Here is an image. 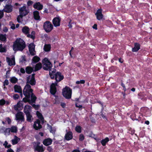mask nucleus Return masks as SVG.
Here are the masks:
<instances>
[{
  "instance_id": "8fccbe9b",
  "label": "nucleus",
  "mask_w": 152,
  "mask_h": 152,
  "mask_svg": "<svg viewBox=\"0 0 152 152\" xmlns=\"http://www.w3.org/2000/svg\"><path fill=\"white\" fill-rule=\"evenodd\" d=\"M9 84V82L8 80H6L4 81V88H5V85H7Z\"/></svg>"
},
{
  "instance_id": "dca6fc26",
  "label": "nucleus",
  "mask_w": 152,
  "mask_h": 152,
  "mask_svg": "<svg viewBox=\"0 0 152 152\" xmlns=\"http://www.w3.org/2000/svg\"><path fill=\"white\" fill-rule=\"evenodd\" d=\"M12 7L11 5H7L5 6L4 9V10L5 12H10L12 11Z\"/></svg>"
},
{
  "instance_id": "a878e982",
  "label": "nucleus",
  "mask_w": 152,
  "mask_h": 152,
  "mask_svg": "<svg viewBox=\"0 0 152 152\" xmlns=\"http://www.w3.org/2000/svg\"><path fill=\"white\" fill-rule=\"evenodd\" d=\"M42 67V65L41 63H39L36 64L35 68V71H37L39 70Z\"/></svg>"
},
{
  "instance_id": "a211bd4d",
  "label": "nucleus",
  "mask_w": 152,
  "mask_h": 152,
  "mask_svg": "<svg viewBox=\"0 0 152 152\" xmlns=\"http://www.w3.org/2000/svg\"><path fill=\"white\" fill-rule=\"evenodd\" d=\"M34 7L37 10H41L42 9L43 6L39 2H37L34 5Z\"/></svg>"
},
{
  "instance_id": "9b49d317",
  "label": "nucleus",
  "mask_w": 152,
  "mask_h": 152,
  "mask_svg": "<svg viewBox=\"0 0 152 152\" xmlns=\"http://www.w3.org/2000/svg\"><path fill=\"white\" fill-rule=\"evenodd\" d=\"M7 61L8 63V65L10 66L14 65H15V58L14 57L12 58H10L9 57L6 58Z\"/></svg>"
},
{
  "instance_id": "9d476101",
  "label": "nucleus",
  "mask_w": 152,
  "mask_h": 152,
  "mask_svg": "<svg viewBox=\"0 0 152 152\" xmlns=\"http://www.w3.org/2000/svg\"><path fill=\"white\" fill-rule=\"evenodd\" d=\"M63 76L61 75L60 72H58L55 75V79L57 82H59L63 80Z\"/></svg>"
},
{
  "instance_id": "0e129e2a",
  "label": "nucleus",
  "mask_w": 152,
  "mask_h": 152,
  "mask_svg": "<svg viewBox=\"0 0 152 152\" xmlns=\"http://www.w3.org/2000/svg\"><path fill=\"white\" fill-rule=\"evenodd\" d=\"M121 85L122 87L124 88V91H126V88H125V87L123 83H121Z\"/></svg>"
},
{
  "instance_id": "b1692460",
  "label": "nucleus",
  "mask_w": 152,
  "mask_h": 152,
  "mask_svg": "<svg viewBox=\"0 0 152 152\" xmlns=\"http://www.w3.org/2000/svg\"><path fill=\"white\" fill-rule=\"evenodd\" d=\"M20 139L16 136H15L14 139L12 140V143L13 145H15L18 143L20 141Z\"/></svg>"
},
{
  "instance_id": "f704fd0d",
  "label": "nucleus",
  "mask_w": 152,
  "mask_h": 152,
  "mask_svg": "<svg viewBox=\"0 0 152 152\" xmlns=\"http://www.w3.org/2000/svg\"><path fill=\"white\" fill-rule=\"evenodd\" d=\"M10 80L12 83H15L18 81V79L15 77H11Z\"/></svg>"
},
{
  "instance_id": "aec40b11",
  "label": "nucleus",
  "mask_w": 152,
  "mask_h": 152,
  "mask_svg": "<svg viewBox=\"0 0 152 152\" xmlns=\"http://www.w3.org/2000/svg\"><path fill=\"white\" fill-rule=\"evenodd\" d=\"M65 138L67 140H69L72 138V134L71 132H67L65 134Z\"/></svg>"
},
{
  "instance_id": "39448f33",
  "label": "nucleus",
  "mask_w": 152,
  "mask_h": 152,
  "mask_svg": "<svg viewBox=\"0 0 152 152\" xmlns=\"http://www.w3.org/2000/svg\"><path fill=\"white\" fill-rule=\"evenodd\" d=\"M42 68L45 70H50L52 66L51 62L47 58H45L42 61Z\"/></svg>"
},
{
  "instance_id": "5701e85b",
  "label": "nucleus",
  "mask_w": 152,
  "mask_h": 152,
  "mask_svg": "<svg viewBox=\"0 0 152 152\" xmlns=\"http://www.w3.org/2000/svg\"><path fill=\"white\" fill-rule=\"evenodd\" d=\"M140 48V46L139 44L137 43H134V48H132V51L133 52H137Z\"/></svg>"
},
{
  "instance_id": "4c0bfd02",
  "label": "nucleus",
  "mask_w": 152,
  "mask_h": 152,
  "mask_svg": "<svg viewBox=\"0 0 152 152\" xmlns=\"http://www.w3.org/2000/svg\"><path fill=\"white\" fill-rule=\"evenodd\" d=\"M22 103V101H20L17 104L19 108H20L21 107L22 108L23 107V104Z\"/></svg>"
},
{
  "instance_id": "e433bc0d",
  "label": "nucleus",
  "mask_w": 152,
  "mask_h": 152,
  "mask_svg": "<svg viewBox=\"0 0 152 152\" xmlns=\"http://www.w3.org/2000/svg\"><path fill=\"white\" fill-rule=\"evenodd\" d=\"M10 128H5V130L4 132L5 134L9 135L10 134Z\"/></svg>"
},
{
  "instance_id": "3c124183",
  "label": "nucleus",
  "mask_w": 152,
  "mask_h": 152,
  "mask_svg": "<svg viewBox=\"0 0 152 152\" xmlns=\"http://www.w3.org/2000/svg\"><path fill=\"white\" fill-rule=\"evenodd\" d=\"M17 104L14 105V107L15 110H20Z\"/></svg>"
},
{
  "instance_id": "603ef678",
  "label": "nucleus",
  "mask_w": 152,
  "mask_h": 152,
  "mask_svg": "<svg viewBox=\"0 0 152 152\" xmlns=\"http://www.w3.org/2000/svg\"><path fill=\"white\" fill-rule=\"evenodd\" d=\"M6 120L8 124H10L11 122L10 119L9 118H6Z\"/></svg>"
},
{
  "instance_id": "4d7b16f0",
  "label": "nucleus",
  "mask_w": 152,
  "mask_h": 152,
  "mask_svg": "<svg viewBox=\"0 0 152 152\" xmlns=\"http://www.w3.org/2000/svg\"><path fill=\"white\" fill-rule=\"evenodd\" d=\"M3 13L2 11H0V19L3 17Z\"/></svg>"
},
{
  "instance_id": "6e6d98bb",
  "label": "nucleus",
  "mask_w": 152,
  "mask_h": 152,
  "mask_svg": "<svg viewBox=\"0 0 152 152\" xmlns=\"http://www.w3.org/2000/svg\"><path fill=\"white\" fill-rule=\"evenodd\" d=\"M8 30L7 28L6 27H4V28L3 31L5 32H7Z\"/></svg>"
},
{
  "instance_id": "c756f323",
  "label": "nucleus",
  "mask_w": 152,
  "mask_h": 152,
  "mask_svg": "<svg viewBox=\"0 0 152 152\" xmlns=\"http://www.w3.org/2000/svg\"><path fill=\"white\" fill-rule=\"evenodd\" d=\"M40 59V58L37 56H34L32 59V62L33 63H36L39 61Z\"/></svg>"
},
{
  "instance_id": "ddd939ff",
  "label": "nucleus",
  "mask_w": 152,
  "mask_h": 152,
  "mask_svg": "<svg viewBox=\"0 0 152 152\" xmlns=\"http://www.w3.org/2000/svg\"><path fill=\"white\" fill-rule=\"evenodd\" d=\"M60 20L58 18H54L53 20V24L55 27L59 26L60 25Z\"/></svg>"
},
{
  "instance_id": "37998d69",
  "label": "nucleus",
  "mask_w": 152,
  "mask_h": 152,
  "mask_svg": "<svg viewBox=\"0 0 152 152\" xmlns=\"http://www.w3.org/2000/svg\"><path fill=\"white\" fill-rule=\"evenodd\" d=\"M33 102H32L31 103V105L33 107H34L35 109H36V110L38 109L39 108V105H36L35 104H33Z\"/></svg>"
},
{
  "instance_id": "052dcab7",
  "label": "nucleus",
  "mask_w": 152,
  "mask_h": 152,
  "mask_svg": "<svg viewBox=\"0 0 152 152\" xmlns=\"http://www.w3.org/2000/svg\"><path fill=\"white\" fill-rule=\"evenodd\" d=\"M97 25L96 24H95L94 25V26H93V28L95 29H97Z\"/></svg>"
},
{
  "instance_id": "338daca9",
  "label": "nucleus",
  "mask_w": 152,
  "mask_h": 152,
  "mask_svg": "<svg viewBox=\"0 0 152 152\" xmlns=\"http://www.w3.org/2000/svg\"><path fill=\"white\" fill-rule=\"evenodd\" d=\"M76 106L77 107H79V108H81L82 107V105H77V104H76Z\"/></svg>"
},
{
  "instance_id": "7ed1b4c3",
  "label": "nucleus",
  "mask_w": 152,
  "mask_h": 152,
  "mask_svg": "<svg viewBox=\"0 0 152 152\" xmlns=\"http://www.w3.org/2000/svg\"><path fill=\"white\" fill-rule=\"evenodd\" d=\"M19 12L20 15L17 18V20L18 22L20 23L23 17L26 15L28 12L26 10V7L23 6L19 9Z\"/></svg>"
},
{
  "instance_id": "4468645a",
  "label": "nucleus",
  "mask_w": 152,
  "mask_h": 152,
  "mask_svg": "<svg viewBox=\"0 0 152 152\" xmlns=\"http://www.w3.org/2000/svg\"><path fill=\"white\" fill-rule=\"evenodd\" d=\"M56 84L52 83L50 86V92L52 94H54L56 92Z\"/></svg>"
},
{
  "instance_id": "2f4dec72",
  "label": "nucleus",
  "mask_w": 152,
  "mask_h": 152,
  "mask_svg": "<svg viewBox=\"0 0 152 152\" xmlns=\"http://www.w3.org/2000/svg\"><path fill=\"white\" fill-rule=\"evenodd\" d=\"M27 117V120L29 122H31L33 120V118L32 116L30 113L26 114Z\"/></svg>"
},
{
  "instance_id": "09e8293b",
  "label": "nucleus",
  "mask_w": 152,
  "mask_h": 152,
  "mask_svg": "<svg viewBox=\"0 0 152 152\" xmlns=\"http://www.w3.org/2000/svg\"><path fill=\"white\" fill-rule=\"evenodd\" d=\"M84 139V137L83 135L82 134H80L79 137V140H83Z\"/></svg>"
},
{
  "instance_id": "13d9d810",
  "label": "nucleus",
  "mask_w": 152,
  "mask_h": 152,
  "mask_svg": "<svg viewBox=\"0 0 152 152\" xmlns=\"http://www.w3.org/2000/svg\"><path fill=\"white\" fill-rule=\"evenodd\" d=\"M8 144V142L6 141H5L4 144H3V145L4 146L5 148H7Z\"/></svg>"
},
{
  "instance_id": "423d86ee",
  "label": "nucleus",
  "mask_w": 152,
  "mask_h": 152,
  "mask_svg": "<svg viewBox=\"0 0 152 152\" xmlns=\"http://www.w3.org/2000/svg\"><path fill=\"white\" fill-rule=\"evenodd\" d=\"M43 28L45 31L48 33L50 32L52 30L53 28V26L50 22L48 21L44 23Z\"/></svg>"
},
{
  "instance_id": "f3484780",
  "label": "nucleus",
  "mask_w": 152,
  "mask_h": 152,
  "mask_svg": "<svg viewBox=\"0 0 152 152\" xmlns=\"http://www.w3.org/2000/svg\"><path fill=\"white\" fill-rule=\"evenodd\" d=\"M31 107L28 105H26L25 106L24 112L26 114L30 113L31 110Z\"/></svg>"
},
{
  "instance_id": "de8ad7c7",
  "label": "nucleus",
  "mask_w": 152,
  "mask_h": 152,
  "mask_svg": "<svg viewBox=\"0 0 152 152\" xmlns=\"http://www.w3.org/2000/svg\"><path fill=\"white\" fill-rule=\"evenodd\" d=\"M85 83V81L84 80H81L80 81H77L76 82V83L79 84L80 83L84 84Z\"/></svg>"
},
{
  "instance_id": "412c9836",
  "label": "nucleus",
  "mask_w": 152,
  "mask_h": 152,
  "mask_svg": "<svg viewBox=\"0 0 152 152\" xmlns=\"http://www.w3.org/2000/svg\"><path fill=\"white\" fill-rule=\"evenodd\" d=\"M14 88L15 92L22 93L21 88L20 86L16 85L14 86Z\"/></svg>"
},
{
  "instance_id": "49530a36",
  "label": "nucleus",
  "mask_w": 152,
  "mask_h": 152,
  "mask_svg": "<svg viewBox=\"0 0 152 152\" xmlns=\"http://www.w3.org/2000/svg\"><path fill=\"white\" fill-rule=\"evenodd\" d=\"M2 45L1 44L0 45V52H5V49L4 48H2Z\"/></svg>"
},
{
  "instance_id": "20e7f679",
  "label": "nucleus",
  "mask_w": 152,
  "mask_h": 152,
  "mask_svg": "<svg viewBox=\"0 0 152 152\" xmlns=\"http://www.w3.org/2000/svg\"><path fill=\"white\" fill-rule=\"evenodd\" d=\"M63 96L66 99H70L71 97L72 90L69 87H65L62 90Z\"/></svg>"
},
{
  "instance_id": "680f3d73",
  "label": "nucleus",
  "mask_w": 152,
  "mask_h": 152,
  "mask_svg": "<svg viewBox=\"0 0 152 152\" xmlns=\"http://www.w3.org/2000/svg\"><path fill=\"white\" fill-rule=\"evenodd\" d=\"M35 32L34 31H32L31 33V37H34Z\"/></svg>"
},
{
  "instance_id": "e2e57ef3",
  "label": "nucleus",
  "mask_w": 152,
  "mask_h": 152,
  "mask_svg": "<svg viewBox=\"0 0 152 152\" xmlns=\"http://www.w3.org/2000/svg\"><path fill=\"white\" fill-rule=\"evenodd\" d=\"M61 105L63 108H64L65 106V104L64 103H61Z\"/></svg>"
},
{
  "instance_id": "4be33fe9",
  "label": "nucleus",
  "mask_w": 152,
  "mask_h": 152,
  "mask_svg": "<svg viewBox=\"0 0 152 152\" xmlns=\"http://www.w3.org/2000/svg\"><path fill=\"white\" fill-rule=\"evenodd\" d=\"M34 17V19L36 20H39L40 19L39 12L37 11H34L33 12Z\"/></svg>"
},
{
  "instance_id": "69168bd1",
  "label": "nucleus",
  "mask_w": 152,
  "mask_h": 152,
  "mask_svg": "<svg viewBox=\"0 0 152 152\" xmlns=\"http://www.w3.org/2000/svg\"><path fill=\"white\" fill-rule=\"evenodd\" d=\"M50 76L51 78L52 79H53L54 78V75H55L53 74H51L50 75Z\"/></svg>"
},
{
  "instance_id": "bf43d9fd",
  "label": "nucleus",
  "mask_w": 152,
  "mask_h": 152,
  "mask_svg": "<svg viewBox=\"0 0 152 152\" xmlns=\"http://www.w3.org/2000/svg\"><path fill=\"white\" fill-rule=\"evenodd\" d=\"M7 152H14V151L11 148H9L7 151Z\"/></svg>"
},
{
  "instance_id": "1a4fd4ad",
  "label": "nucleus",
  "mask_w": 152,
  "mask_h": 152,
  "mask_svg": "<svg viewBox=\"0 0 152 152\" xmlns=\"http://www.w3.org/2000/svg\"><path fill=\"white\" fill-rule=\"evenodd\" d=\"M102 9H99L97 10L95 14L97 19L99 20H100L103 18V15L102 14Z\"/></svg>"
},
{
  "instance_id": "473e14b6",
  "label": "nucleus",
  "mask_w": 152,
  "mask_h": 152,
  "mask_svg": "<svg viewBox=\"0 0 152 152\" xmlns=\"http://www.w3.org/2000/svg\"><path fill=\"white\" fill-rule=\"evenodd\" d=\"M10 128V132H11L16 133L17 131V128L15 126H12Z\"/></svg>"
},
{
  "instance_id": "393cba45",
  "label": "nucleus",
  "mask_w": 152,
  "mask_h": 152,
  "mask_svg": "<svg viewBox=\"0 0 152 152\" xmlns=\"http://www.w3.org/2000/svg\"><path fill=\"white\" fill-rule=\"evenodd\" d=\"M50 48L51 46L49 44L45 45L44 47V50L46 52L50 51Z\"/></svg>"
},
{
  "instance_id": "c85d7f7f",
  "label": "nucleus",
  "mask_w": 152,
  "mask_h": 152,
  "mask_svg": "<svg viewBox=\"0 0 152 152\" xmlns=\"http://www.w3.org/2000/svg\"><path fill=\"white\" fill-rule=\"evenodd\" d=\"M33 70V68L29 66L27 67L26 69V72L28 74L31 73L32 72Z\"/></svg>"
},
{
  "instance_id": "c03bdc74",
  "label": "nucleus",
  "mask_w": 152,
  "mask_h": 152,
  "mask_svg": "<svg viewBox=\"0 0 152 152\" xmlns=\"http://www.w3.org/2000/svg\"><path fill=\"white\" fill-rule=\"evenodd\" d=\"M19 97V96L17 94H15L13 96V97L14 99L16 100L18 99Z\"/></svg>"
},
{
  "instance_id": "6ab92c4d",
  "label": "nucleus",
  "mask_w": 152,
  "mask_h": 152,
  "mask_svg": "<svg viewBox=\"0 0 152 152\" xmlns=\"http://www.w3.org/2000/svg\"><path fill=\"white\" fill-rule=\"evenodd\" d=\"M52 140L50 138L45 139L43 141V144L46 146H48L50 145L52 142Z\"/></svg>"
},
{
  "instance_id": "a19ab883",
  "label": "nucleus",
  "mask_w": 152,
  "mask_h": 152,
  "mask_svg": "<svg viewBox=\"0 0 152 152\" xmlns=\"http://www.w3.org/2000/svg\"><path fill=\"white\" fill-rule=\"evenodd\" d=\"M49 70V74L50 75L51 74H52L54 75H56L55 74V70L54 69H50Z\"/></svg>"
},
{
  "instance_id": "ea45409f",
  "label": "nucleus",
  "mask_w": 152,
  "mask_h": 152,
  "mask_svg": "<svg viewBox=\"0 0 152 152\" xmlns=\"http://www.w3.org/2000/svg\"><path fill=\"white\" fill-rule=\"evenodd\" d=\"M10 25L11 26V28L14 29L15 28V24L12 23V22H10L9 23Z\"/></svg>"
},
{
  "instance_id": "0eeeda50",
  "label": "nucleus",
  "mask_w": 152,
  "mask_h": 152,
  "mask_svg": "<svg viewBox=\"0 0 152 152\" xmlns=\"http://www.w3.org/2000/svg\"><path fill=\"white\" fill-rule=\"evenodd\" d=\"M16 120L23 121H24V118L23 113L22 112H19L17 113L16 115Z\"/></svg>"
},
{
  "instance_id": "f8f14e48",
  "label": "nucleus",
  "mask_w": 152,
  "mask_h": 152,
  "mask_svg": "<svg viewBox=\"0 0 152 152\" xmlns=\"http://www.w3.org/2000/svg\"><path fill=\"white\" fill-rule=\"evenodd\" d=\"M34 127L36 130H38L42 128V126L40 124V121L37 119L34 122Z\"/></svg>"
},
{
  "instance_id": "c9c22d12",
  "label": "nucleus",
  "mask_w": 152,
  "mask_h": 152,
  "mask_svg": "<svg viewBox=\"0 0 152 152\" xmlns=\"http://www.w3.org/2000/svg\"><path fill=\"white\" fill-rule=\"evenodd\" d=\"M6 37L5 35L0 34V40L2 41H4L6 39Z\"/></svg>"
},
{
  "instance_id": "a18cd8bd",
  "label": "nucleus",
  "mask_w": 152,
  "mask_h": 152,
  "mask_svg": "<svg viewBox=\"0 0 152 152\" xmlns=\"http://www.w3.org/2000/svg\"><path fill=\"white\" fill-rule=\"evenodd\" d=\"M5 130V127H0V133H4Z\"/></svg>"
},
{
  "instance_id": "6e6552de",
  "label": "nucleus",
  "mask_w": 152,
  "mask_h": 152,
  "mask_svg": "<svg viewBox=\"0 0 152 152\" xmlns=\"http://www.w3.org/2000/svg\"><path fill=\"white\" fill-rule=\"evenodd\" d=\"M29 51L32 56H34L36 54L35 50V46L33 43L30 44L29 45Z\"/></svg>"
},
{
  "instance_id": "f03ea898",
  "label": "nucleus",
  "mask_w": 152,
  "mask_h": 152,
  "mask_svg": "<svg viewBox=\"0 0 152 152\" xmlns=\"http://www.w3.org/2000/svg\"><path fill=\"white\" fill-rule=\"evenodd\" d=\"M25 47L24 41L20 38H18L14 43L13 49L15 51H22Z\"/></svg>"
},
{
  "instance_id": "2eb2a0df",
  "label": "nucleus",
  "mask_w": 152,
  "mask_h": 152,
  "mask_svg": "<svg viewBox=\"0 0 152 152\" xmlns=\"http://www.w3.org/2000/svg\"><path fill=\"white\" fill-rule=\"evenodd\" d=\"M39 144H37L35 148V150L37 151L38 152H43L45 150V149L43 147V145H39Z\"/></svg>"
},
{
  "instance_id": "79ce46f5",
  "label": "nucleus",
  "mask_w": 152,
  "mask_h": 152,
  "mask_svg": "<svg viewBox=\"0 0 152 152\" xmlns=\"http://www.w3.org/2000/svg\"><path fill=\"white\" fill-rule=\"evenodd\" d=\"M5 103V101L4 99L0 100V105H3Z\"/></svg>"
},
{
  "instance_id": "58836bf2",
  "label": "nucleus",
  "mask_w": 152,
  "mask_h": 152,
  "mask_svg": "<svg viewBox=\"0 0 152 152\" xmlns=\"http://www.w3.org/2000/svg\"><path fill=\"white\" fill-rule=\"evenodd\" d=\"M75 130L78 132L80 133L81 132V128L79 126H77L75 127Z\"/></svg>"
},
{
  "instance_id": "cd10ccee",
  "label": "nucleus",
  "mask_w": 152,
  "mask_h": 152,
  "mask_svg": "<svg viewBox=\"0 0 152 152\" xmlns=\"http://www.w3.org/2000/svg\"><path fill=\"white\" fill-rule=\"evenodd\" d=\"M30 97H26L23 98V101L24 102H28L30 104H31V103L32 102H33L31 100H31H30L29 99Z\"/></svg>"
},
{
  "instance_id": "5fc2aeb1",
  "label": "nucleus",
  "mask_w": 152,
  "mask_h": 152,
  "mask_svg": "<svg viewBox=\"0 0 152 152\" xmlns=\"http://www.w3.org/2000/svg\"><path fill=\"white\" fill-rule=\"evenodd\" d=\"M20 72L22 73H25V70L23 68H21L20 69Z\"/></svg>"
},
{
  "instance_id": "864d4df0",
  "label": "nucleus",
  "mask_w": 152,
  "mask_h": 152,
  "mask_svg": "<svg viewBox=\"0 0 152 152\" xmlns=\"http://www.w3.org/2000/svg\"><path fill=\"white\" fill-rule=\"evenodd\" d=\"M33 4V2L30 0L27 3V4L28 6H30L32 4Z\"/></svg>"
},
{
  "instance_id": "72a5a7b5",
  "label": "nucleus",
  "mask_w": 152,
  "mask_h": 152,
  "mask_svg": "<svg viewBox=\"0 0 152 152\" xmlns=\"http://www.w3.org/2000/svg\"><path fill=\"white\" fill-rule=\"evenodd\" d=\"M109 141L108 137L104 139L103 140L101 141V143L103 146L105 145L106 143Z\"/></svg>"
},
{
  "instance_id": "f257e3e1",
  "label": "nucleus",
  "mask_w": 152,
  "mask_h": 152,
  "mask_svg": "<svg viewBox=\"0 0 152 152\" xmlns=\"http://www.w3.org/2000/svg\"><path fill=\"white\" fill-rule=\"evenodd\" d=\"M30 83L31 85L35 84L34 79V74L28 76L27 77V84L26 85L23 90V93L26 97H30L31 95V99L32 101L34 102L36 99V97L32 93L33 90L31 88V86L28 83Z\"/></svg>"
},
{
  "instance_id": "774afa93",
  "label": "nucleus",
  "mask_w": 152,
  "mask_h": 152,
  "mask_svg": "<svg viewBox=\"0 0 152 152\" xmlns=\"http://www.w3.org/2000/svg\"><path fill=\"white\" fill-rule=\"evenodd\" d=\"M72 152H80V151L78 150H74Z\"/></svg>"
},
{
  "instance_id": "bb28decb",
  "label": "nucleus",
  "mask_w": 152,
  "mask_h": 152,
  "mask_svg": "<svg viewBox=\"0 0 152 152\" xmlns=\"http://www.w3.org/2000/svg\"><path fill=\"white\" fill-rule=\"evenodd\" d=\"M36 114L38 118L43 123L44 118L42 114L38 111L37 112Z\"/></svg>"
},
{
  "instance_id": "7c9ffc66",
  "label": "nucleus",
  "mask_w": 152,
  "mask_h": 152,
  "mask_svg": "<svg viewBox=\"0 0 152 152\" xmlns=\"http://www.w3.org/2000/svg\"><path fill=\"white\" fill-rule=\"evenodd\" d=\"M29 31V28L27 26H24L22 28L23 32L25 34H28Z\"/></svg>"
}]
</instances>
